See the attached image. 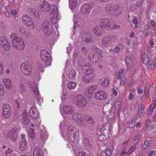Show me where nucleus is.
Returning <instances> with one entry per match:
<instances>
[{
    "label": "nucleus",
    "instance_id": "28",
    "mask_svg": "<svg viewBox=\"0 0 156 156\" xmlns=\"http://www.w3.org/2000/svg\"><path fill=\"white\" fill-rule=\"evenodd\" d=\"M86 120L89 124H93L95 122V121L93 117L90 115H88Z\"/></svg>",
    "mask_w": 156,
    "mask_h": 156
},
{
    "label": "nucleus",
    "instance_id": "12",
    "mask_svg": "<svg viewBox=\"0 0 156 156\" xmlns=\"http://www.w3.org/2000/svg\"><path fill=\"white\" fill-rule=\"evenodd\" d=\"M91 7L89 4H83L81 7V11L83 13L87 14L91 11Z\"/></svg>",
    "mask_w": 156,
    "mask_h": 156
},
{
    "label": "nucleus",
    "instance_id": "19",
    "mask_svg": "<svg viewBox=\"0 0 156 156\" xmlns=\"http://www.w3.org/2000/svg\"><path fill=\"white\" fill-rule=\"evenodd\" d=\"M83 81L86 83H88L92 81V77L87 74L84 75L83 77Z\"/></svg>",
    "mask_w": 156,
    "mask_h": 156
},
{
    "label": "nucleus",
    "instance_id": "62",
    "mask_svg": "<svg viewBox=\"0 0 156 156\" xmlns=\"http://www.w3.org/2000/svg\"><path fill=\"white\" fill-rule=\"evenodd\" d=\"M3 67L2 66L1 62L0 61V75H2L3 73Z\"/></svg>",
    "mask_w": 156,
    "mask_h": 156
},
{
    "label": "nucleus",
    "instance_id": "6",
    "mask_svg": "<svg viewBox=\"0 0 156 156\" xmlns=\"http://www.w3.org/2000/svg\"><path fill=\"white\" fill-rule=\"evenodd\" d=\"M73 127L72 125H69L68 126L67 128V131L66 132V135L67 137L69 139L74 140H76V138H77L75 135V133L74 131Z\"/></svg>",
    "mask_w": 156,
    "mask_h": 156
},
{
    "label": "nucleus",
    "instance_id": "34",
    "mask_svg": "<svg viewBox=\"0 0 156 156\" xmlns=\"http://www.w3.org/2000/svg\"><path fill=\"white\" fill-rule=\"evenodd\" d=\"M11 133L12 134V135L11 136V139L12 140L15 142L16 141L18 136L17 133L14 131H12L11 132Z\"/></svg>",
    "mask_w": 156,
    "mask_h": 156
},
{
    "label": "nucleus",
    "instance_id": "55",
    "mask_svg": "<svg viewBox=\"0 0 156 156\" xmlns=\"http://www.w3.org/2000/svg\"><path fill=\"white\" fill-rule=\"evenodd\" d=\"M135 125L134 124H133V121H132L131 122H129V123L128 124V125L127 126V127L128 128H132L133 126H135Z\"/></svg>",
    "mask_w": 156,
    "mask_h": 156
},
{
    "label": "nucleus",
    "instance_id": "51",
    "mask_svg": "<svg viewBox=\"0 0 156 156\" xmlns=\"http://www.w3.org/2000/svg\"><path fill=\"white\" fill-rule=\"evenodd\" d=\"M86 71L87 72L86 74L89 75L92 74L94 72L93 70L90 68H88V69L87 68Z\"/></svg>",
    "mask_w": 156,
    "mask_h": 156
},
{
    "label": "nucleus",
    "instance_id": "42",
    "mask_svg": "<svg viewBox=\"0 0 156 156\" xmlns=\"http://www.w3.org/2000/svg\"><path fill=\"white\" fill-rule=\"evenodd\" d=\"M41 13V12H39L37 11L33 15V16L35 19L37 20H39L40 18V14Z\"/></svg>",
    "mask_w": 156,
    "mask_h": 156
},
{
    "label": "nucleus",
    "instance_id": "25",
    "mask_svg": "<svg viewBox=\"0 0 156 156\" xmlns=\"http://www.w3.org/2000/svg\"><path fill=\"white\" fill-rule=\"evenodd\" d=\"M148 68L149 69H152L156 67V64H154L152 60L150 59L147 63Z\"/></svg>",
    "mask_w": 156,
    "mask_h": 156
},
{
    "label": "nucleus",
    "instance_id": "43",
    "mask_svg": "<svg viewBox=\"0 0 156 156\" xmlns=\"http://www.w3.org/2000/svg\"><path fill=\"white\" fill-rule=\"evenodd\" d=\"M97 88V87L95 85H92L88 88V91L93 93V91Z\"/></svg>",
    "mask_w": 156,
    "mask_h": 156
},
{
    "label": "nucleus",
    "instance_id": "56",
    "mask_svg": "<svg viewBox=\"0 0 156 156\" xmlns=\"http://www.w3.org/2000/svg\"><path fill=\"white\" fill-rule=\"evenodd\" d=\"M92 93L88 91L86 92L85 95L88 98H90L92 96Z\"/></svg>",
    "mask_w": 156,
    "mask_h": 156
},
{
    "label": "nucleus",
    "instance_id": "61",
    "mask_svg": "<svg viewBox=\"0 0 156 156\" xmlns=\"http://www.w3.org/2000/svg\"><path fill=\"white\" fill-rule=\"evenodd\" d=\"M10 13L12 15H16L17 13L16 10L14 9H12L10 11Z\"/></svg>",
    "mask_w": 156,
    "mask_h": 156
},
{
    "label": "nucleus",
    "instance_id": "41",
    "mask_svg": "<svg viewBox=\"0 0 156 156\" xmlns=\"http://www.w3.org/2000/svg\"><path fill=\"white\" fill-rule=\"evenodd\" d=\"M114 107L116 110L119 109L121 108V102L119 101H116L114 104Z\"/></svg>",
    "mask_w": 156,
    "mask_h": 156
},
{
    "label": "nucleus",
    "instance_id": "40",
    "mask_svg": "<svg viewBox=\"0 0 156 156\" xmlns=\"http://www.w3.org/2000/svg\"><path fill=\"white\" fill-rule=\"evenodd\" d=\"M49 54L48 53L47 51L45 50H42L40 52V58H42L43 57V56H45L47 55V54Z\"/></svg>",
    "mask_w": 156,
    "mask_h": 156
},
{
    "label": "nucleus",
    "instance_id": "32",
    "mask_svg": "<svg viewBox=\"0 0 156 156\" xmlns=\"http://www.w3.org/2000/svg\"><path fill=\"white\" fill-rule=\"evenodd\" d=\"M140 136L138 133H136L133 140V143L135 144L137 143L140 141Z\"/></svg>",
    "mask_w": 156,
    "mask_h": 156
},
{
    "label": "nucleus",
    "instance_id": "1",
    "mask_svg": "<svg viewBox=\"0 0 156 156\" xmlns=\"http://www.w3.org/2000/svg\"><path fill=\"white\" fill-rule=\"evenodd\" d=\"M11 37L12 39L11 44L12 46L18 50H21L24 48L25 45L23 40L18 37L16 34H12Z\"/></svg>",
    "mask_w": 156,
    "mask_h": 156
},
{
    "label": "nucleus",
    "instance_id": "38",
    "mask_svg": "<svg viewBox=\"0 0 156 156\" xmlns=\"http://www.w3.org/2000/svg\"><path fill=\"white\" fill-rule=\"evenodd\" d=\"M123 46L121 44H118L114 49V51L116 53H118L120 51L121 49H123Z\"/></svg>",
    "mask_w": 156,
    "mask_h": 156
},
{
    "label": "nucleus",
    "instance_id": "37",
    "mask_svg": "<svg viewBox=\"0 0 156 156\" xmlns=\"http://www.w3.org/2000/svg\"><path fill=\"white\" fill-rule=\"evenodd\" d=\"M154 108H155V106H154V105L153 104H151L148 108V110L147 111V114L148 115H151Z\"/></svg>",
    "mask_w": 156,
    "mask_h": 156
},
{
    "label": "nucleus",
    "instance_id": "50",
    "mask_svg": "<svg viewBox=\"0 0 156 156\" xmlns=\"http://www.w3.org/2000/svg\"><path fill=\"white\" fill-rule=\"evenodd\" d=\"M7 39L5 37L3 36L1 37L0 38V44L1 45L3 44L4 42H7Z\"/></svg>",
    "mask_w": 156,
    "mask_h": 156
},
{
    "label": "nucleus",
    "instance_id": "15",
    "mask_svg": "<svg viewBox=\"0 0 156 156\" xmlns=\"http://www.w3.org/2000/svg\"><path fill=\"white\" fill-rule=\"evenodd\" d=\"M62 110L64 113H67L69 115L72 114L75 112V111L69 105L64 106L62 108Z\"/></svg>",
    "mask_w": 156,
    "mask_h": 156
},
{
    "label": "nucleus",
    "instance_id": "27",
    "mask_svg": "<svg viewBox=\"0 0 156 156\" xmlns=\"http://www.w3.org/2000/svg\"><path fill=\"white\" fill-rule=\"evenodd\" d=\"M143 62L145 64H147V62L150 59L148 55L144 54L142 56Z\"/></svg>",
    "mask_w": 156,
    "mask_h": 156
},
{
    "label": "nucleus",
    "instance_id": "29",
    "mask_svg": "<svg viewBox=\"0 0 156 156\" xmlns=\"http://www.w3.org/2000/svg\"><path fill=\"white\" fill-rule=\"evenodd\" d=\"M111 42L108 38H103L102 41V44L104 46L109 45Z\"/></svg>",
    "mask_w": 156,
    "mask_h": 156
},
{
    "label": "nucleus",
    "instance_id": "23",
    "mask_svg": "<svg viewBox=\"0 0 156 156\" xmlns=\"http://www.w3.org/2000/svg\"><path fill=\"white\" fill-rule=\"evenodd\" d=\"M94 50L101 58H102L104 57L103 55V51L102 50L98 48L97 47H94Z\"/></svg>",
    "mask_w": 156,
    "mask_h": 156
},
{
    "label": "nucleus",
    "instance_id": "17",
    "mask_svg": "<svg viewBox=\"0 0 156 156\" xmlns=\"http://www.w3.org/2000/svg\"><path fill=\"white\" fill-rule=\"evenodd\" d=\"M88 58L93 63H96L98 61V58H97L95 54L94 53H89Z\"/></svg>",
    "mask_w": 156,
    "mask_h": 156
},
{
    "label": "nucleus",
    "instance_id": "64",
    "mask_svg": "<svg viewBox=\"0 0 156 156\" xmlns=\"http://www.w3.org/2000/svg\"><path fill=\"white\" fill-rule=\"evenodd\" d=\"M136 146L135 145H133L130 148V149L133 152L134 150L136 148Z\"/></svg>",
    "mask_w": 156,
    "mask_h": 156
},
{
    "label": "nucleus",
    "instance_id": "48",
    "mask_svg": "<svg viewBox=\"0 0 156 156\" xmlns=\"http://www.w3.org/2000/svg\"><path fill=\"white\" fill-rule=\"evenodd\" d=\"M73 116L72 117V119L76 122H77L79 121V118L77 116V114L76 113H75V112L73 113Z\"/></svg>",
    "mask_w": 156,
    "mask_h": 156
},
{
    "label": "nucleus",
    "instance_id": "44",
    "mask_svg": "<svg viewBox=\"0 0 156 156\" xmlns=\"http://www.w3.org/2000/svg\"><path fill=\"white\" fill-rule=\"evenodd\" d=\"M106 154L108 156H110L111 155L112 153V151L111 149L108 148L105 151Z\"/></svg>",
    "mask_w": 156,
    "mask_h": 156
},
{
    "label": "nucleus",
    "instance_id": "20",
    "mask_svg": "<svg viewBox=\"0 0 156 156\" xmlns=\"http://www.w3.org/2000/svg\"><path fill=\"white\" fill-rule=\"evenodd\" d=\"M41 152L40 148L38 147L35 148L33 152V156H44Z\"/></svg>",
    "mask_w": 156,
    "mask_h": 156
},
{
    "label": "nucleus",
    "instance_id": "63",
    "mask_svg": "<svg viewBox=\"0 0 156 156\" xmlns=\"http://www.w3.org/2000/svg\"><path fill=\"white\" fill-rule=\"evenodd\" d=\"M82 51L83 52V54H84L85 55H86L87 54V51L84 47H82Z\"/></svg>",
    "mask_w": 156,
    "mask_h": 156
},
{
    "label": "nucleus",
    "instance_id": "3",
    "mask_svg": "<svg viewBox=\"0 0 156 156\" xmlns=\"http://www.w3.org/2000/svg\"><path fill=\"white\" fill-rule=\"evenodd\" d=\"M22 20L23 23L30 27V29H33L35 26L34 23L33 19L29 16L27 15H23L22 17Z\"/></svg>",
    "mask_w": 156,
    "mask_h": 156
},
{
    "label": "nucleus",
    "instance_id": "36",
    "mask_svg": "<svg viewBox=\"0 0 156 156\" xmlns=\"http://www.w3.org/2000/svg\"><path fill=\"white\" fill-rule=\"evenodd\" d=\"M26 147L27 144L26 142L24 141H21L20 145L21 150L23 151H24L26 148Z\"/></svg>",
    "mask_w": 156,
    "mask_h": 156
},
{
    "label": "nucleus",
    "instance_id": "14",
    "mask_svg": "<svg viewBox=\"0 0 156 156\" xmlns=\"http://www.w3.org/2000/svg\"><path fill=\"white\" fill-rule=\"evenodd\" d=\"M22 122L26 125L28 124L29 123L30 120L28 115L25 110H24L22 112Z\"/></svg>",
    "mask_w": 156,
    "mask_h": 156
},
{
    "label": "nucleus",
    "instance_id": "46",
    "mask_svg": "<svg viewBox=\"0 0 156 156\" xmlns=\"http://www.w3.org/2000/svg\"><path fill=\"white\" fill-rule=\"evenodd\" d=\"M21 92L22 93H24L25 92L26 90V87L23 84H21L20 86Z\"/></svg>",
    "mask_w": 156,
    "mask_h": 156
},
{
    "label": "nucleus",
    "instance_id": "60",
    "mask_svg": "<svg viewBox=\"0 0 156 156\" xmlns=\"http://www.w3.org/2000/svg\"><path fill=\"white\" fill-rule=\"evenodd\" d=\"M132 21V23L133 24H138L139 23L137 21V19L135 16L133 17V20Z\"/></svg>",
    "mask_w": 156,
    "mask_h": 156
},
{
    "label": "nucleus",
    "instance_id": "16",
    "mask_svg": "<svg viewBox=\"0 0 156 156\" xmlns=\"http://www.w3.org/2000/svg\"><path fill=\"white\" fill-rule=\"evenodd\" d=\"M29 113L31 118L34 119H37L39 115V112L37 111L36 109L32 111L30 110Z\"/></svg>",
    "mask_w": 156,
    "mask_h": 156
},
{
    "label": "nucleus",
    "instance_id": "7",
    "mask_svg": "<svg viewBox=\"0 0 156 156\" xmlns=\"http://www.w3.org/2000/svg\"><path fill=\"white\" fill-rule=\"evenodd\" d=\"M119 8L118 7H114V6L112 5H108L106 8V11L111 14L113 13L115 14L116 15L121 14V11H119Z\"/></svg>",
    "mask_w": 156,
    "mask_h": 156
},
{
    "label": "nucleus",
    "instance_id": "9",
    "mask_svg": "<svg viewBox=\"0 0 156 156\" xmlns=\"http://www.w3.org/2000/svg\"><path fill=\"white\" fill-rule=\"evenodd\" d=\"M111 23L110 20L107 18L101 19L100 21L101 26L103 27L107 30H109L112 28L111 26Z\"/></svg>",
    "mask_w": 156,
    "mask_h": 156
},
{
    "label": "nucleus",
    "instance_id": "49",
    "mask_svg": "<svg viewBox=\"0 0 156 156\" xmlns=\"http://www.w3.org/2000/svg\"><path fill=\"white\" fill-rule=\"evenodd\" d=\"M57 9V8L53 9L52 10H51V14L54 16H56L58 12V10Z\"/></svg>",
    "mask_w": 156,
    "mask_h": 156
},
{
    "label": "nucleus",
    "instance_id": "10",
    "mask_svg": "<svg viewBox=\"0 0 156 156\" xmlns=\"http://www.w3.org/2000/svg\"><path fill=\"white\" fill-rule=\"evenodd\" d=\"M11 114V108L8 105L5 104L3 106V117L5 118H8Z\"/></svg>",
    "mask_w": 156,
    "mask_h": 156
},
{
    "label": "nucleus",
    "instance_id": "59",
    "mask_svg": "<svg viewBox=\"0 0 156 156\" xmlns=\"http://www.w3.org/2000/svg\"><path fill=\"white\" fill-rule=\"evenodd\" d=\"M96 27H98V28L99 29L100 33L102 34L103 33V31H102L104 29H105L103 27L101 26V25L99 26H97Z\"/></svg>",
    "mask_w": 156,
    "mask_h": 156
},
{
    "label": "nucleus",
    "instance_id": "31",
    "mask_svg": "<svg viewBox=\"0 0 156 156\" xmlns=\"http://www.w3.org/2000/svg\"><path fill=\"white\" fill-rule=\"evenodd\" d=\"M76 83L74 82H69L67 84V86L69 89H74L76 86Z\"/></svg>",
    "mask_w": 156,
    "mask_h": 156
},
{
    "label": "nucleus",
    "instance_id": "18",
    "mask_svg": "<svg viewBox=\"0 0 156 156\" xmlns=\"http://www.w3.org/2000/svg\"><path fill=\"white\" fill-rule=\"evenodd\" d=\"M3 81L5 87L7 89L10 90L12 88L10 80L8 79H5L3 80Z\"/></svg>",
    "mask_w": 156,
    "mask_h": 156
},
{
    "label": "nucleus",
    "instance_id": "39",
    "mask_svg": "<svg viewBox=\"0 0 156 156\" xmlns=\"http://www.w3.org/2000/svg\"><path fill=\"white\" fill-rule=\"evenodd\" d=\"M83 142L84 145L86 146L89 147H91V145L90 144L89 140L87 138H84L83 139Z\"/></svg>",
    "mask_w": 156,
    "mask_h": 156
},
{
    "label": "nucleus",
    "instance_id": "47",
    "mask_svg": "<svg viewBox=\"0 0 156 156\" xmlns=\"http://www.w3.org/2000/svg\"><path fill=\"white\" fill-rule=\"evenodd\" d=\"M3 48L5 51H9L10 49V46L9 43L7 44L5 46L4 45Z\"/></svg>",
    "mask_w": 156,
    "mask_h": 156
},
{
    "label": "nucleus",
    "instance_id": "5",
    "mask_svg": "<svg viewBox=\"0 0 156 156\" xmlns=\"http://www.w3.org/2000/svg\"><path fill=\"white\" fill-rule=\"evenodd\" d=\"M38 6L41 11L47 12L50 10L49 4L45 0H39Z\"/></svg>",
    "mask_w": 156,
    "mask_h": 156
},
{
    "label": "nucleus",
    "instance_id": "53",
    "mask_svg": "<svg viewBox=\"0 0 156 156\" xmlns=\"http://www.w3.org/2000/svg\"><path fill=\"white\" fill-rule=\"evenodd\" d=\"M151 24L152 27V28H154L156 27V22H155L153 20H151Z\"/></svg>",
    "mask_w": 156,
    "mask_h": 156
},
{
    "label": "nucleus",
    "instance_id": "26",
    "mask_svg": "<svg viewBox=\"0 0 156 156\" xmlns=\"http://www.w3.org/2000/svg\"><path fill=\"white\" fill-rule=\"evenodd\" d=\"M100 83H101V85L104 87H108L110 83L109 79L107 78L104 80V81H100Z\"/></svg>",
    "mask_w": 156,
    "mask_h": 156
},
{
    "label": "nucleus",
    "instance_id": "22",
    "mask_svg": "<svg viewBox=\"0 0 156 156\" xmlns=\"http://www.w3.org/2000/svg\"><path fill=\"white\" fill-rule=\"evenodd\" d=\"M40 137L41 140L44 142L45 141L46 139L48 138V136L46 131L43 130L41 131Z\"/></svg>",
    "mask_w": 156,
    "mask_h": 156
},
{
    "label": "nucleus",
    "instance_id": "57",
    "mask_svg": "<svg viewBox=\"0 0 156 156\" xmlns=\"http://www.w3.org/2000/svg\"><path fill=\"white\" fill-rule=\"evenodd\" d=\"M93 32L95 33H97V34H100V32L98 27H96L95 28H94L93 30Z\"/></svg>",
    "mask_w": 156,
    "mask_h": 156
},
{
    "label": "nucleus",
    "instance_id": "4",
    "mask_svg": "<svg viewBox=\"0 0 156 156\" xmlns=\"http://www.w3.org/2000/svg\"><path fill=\"white\" fill-rule=\"evenodd\" d=\"M73 101L76 105L79 107H84L87 104L86 101L84 98L80 95H78L75 97Z\"/></svg>",
    "mask_w": 156,
    "mask_h": 156
},
{
    "label": "nucleus",
    "instance_id": "13",
    "mask_svg": "<svg viewBox=\"0 0 156 156\" xmlns=\"http://www.w3.org/2000/svg\"><path fill=\"white\" fill-rule=\"evenodd\" d=\"M41 59L44 62L45 65L47 66H51L52 61V59L50 57L49 54H47V55L43 56V57L41 58Z\"/></svg>",
    "mask_w": 156,
    "mask_h": 156
},
{
    "label": "nucleus",
    "instance_id": "24",
    "mask_svg": "<svg viewBox=\"0 0 156 156\" xmlns=\"http://www.w3.org/2000/svg\"><path fill=\"white\" fill-rule=\"evenodd\" d=\"M76 74V70L73 69L69 72L68 75L70 79L73 80L75 78V76Z\"/></svg>",
    "mask_w": 156,
    "mask_h": 156
},
{
    "label": "nucleus",
    "instance_id": "21",
    "mask_svg": "<svg viewBox=\"0 0 156 156\" xmlns=\"http://www.w3.org/2000/svg\"><path fill=\"white\" fill-rule=\"evenodd\" d=\"M77 4V0H69V5L72 9H74L76 8Z\"/></svg>",
    "mask_w": 156,
    "mask_h": 156
},
{
    "label": "nucleus",
    "instance_id": "58",
    "mask_svg": "<svg viewBox=\"0 0 156 156\" xmlns=\"http://www.w3.org/2000/svg\"><path fill=\"white\" fill-rule=\"evenodd\" d=\"M93 39L91 37H86L85 39V41L87 42H92Z\"/></svg>",
    "mask_w": 156,
    "mask_h": 156
},
{
    "label": "nucleus",
    "instance_id": "35",
    "mask_svg": "<svg viewBox=\"0 0 156 156\" xmlns=\"http://www.w3.org/2000/svg\"><path fill=\"white\" fill-rule=\"evenodd\" d=\"M29 136L31 139H34L35 137V135L34 132V129H30L28 133Z\"/></svg>",
    "mask_w": 156,
    "mask_h": 156
},
{
    "label": "nucleus",
    "instance_id": "2",
    "mask_svg": "<svg viewBox=\"0 0 156 156\" xmlns=\"http://www.w3.org/2000/svg\"><path fill=\"white\" fill-rule=\"evenodd\" d=\"M41 29L46 36L47 37L50 36L52 30L51 25L48 22L46 21L43 22L41 25Z\"/></svg>",
    "mask_w": 156,
    "mask_h": 156
},
{
    "label": "nucleus",
    "instance_id": "30",
    "mask_svg": "<svg viewBox=\"0 0 156 156\" xmlns=\"http://www.w3.org/2000/svg\"><path fill=\"white\" fill-rule=\"evenodd\" d=\"M151 142L150 140H146L142 146V149H145L148 147H151Z\"/></svg>",
    "mask_w": 156,
    "mask_h": 156
},
{
    "label": "nucleus",
    "instance_id": "45",
    "mask_svg": "<svg viewBox=\"0 0 156 156\" xmlns=\"http://www.w3.org/2000/svg\"><path fill=\"white\" fill-rule=\"evenodd\" d=\"M124 72V69H122L119 72V74L117 76H116L117 79H119L121 78L122 74H123Z\"/></svg>",
    "mask_w": 156,
    "mask_h": 156
},
{
    "label": "nucleus",
    "instance_id": "33",
    "mask_svg": "<svg viewBox=\"0 0 156 156\" xmlns=\"http://www.w3.org/2000/svg\"><path fill=\"white\" fill-rule=\"evenodd\" d=\"M50 20L53 23L56 24L59 21L58 17L57 16H53L52 17H51Z\"/></svg>",
    "mask_w": 156,
    "mask_h": 156
},
{
    "label": "nucleus",
    "instance_id": "52",
    "mask_svg": "<svg viewBox=\"0 0 156 156\" xmlns=\"http://www.w3.org/2000/svg\"><path fill=\"white\" fill-rule=\"evenodd\" d=\"M139 114L140 115V117H142L143 116L144 114V109H143V110H138Z\"/></svg>",
    "mask_w": 156,
    "mask_h": 156
},
{
    "label": "nucleus",
    "instance_id": "11",
    "mask_svg": "<svg viewBox=\"0 0 156 156\" xmlns=\"http://www.w3.org/2000/svg\"><path fill=\"white\" fill-rule=\"evenodd\" d=\"M107 94L105 91H99L94 94V97L96 99L100 100H103L106 99L107 98Z\"/></svg>",
    "mask_w": 156,
    "mask_h": 156
},
{
    "label": "nucleus",
    "instance_id": "54",
    "mask_svg": "<svg viewBox=\"0 0 156 156\" xmlns=\"http://www.w3.org/2000/svg\"><path fill=\"white\" fill-rule=\"evenodd\" d=\"M129 61L130 62L132 61V59L129 57H127L125 58L126 63L127 65L129 64Z\"/></svg>",
    "mask_w": 156,
    "mask_h": 156
},
{
    "label": "nucleus",
    "instance_id": "8",
    "mask_svg": "<svg viewBox=\"0 0 156 156\" xmlns=\"http://www.w3.org/2000/svg\"><path fill=\"white\" fill-rule=\"evenodd\" d=\"M21 70L27 75H29L31 73V68L29 64L26 63H23L20 66Z\"/></svg>",
    "mask_w": 156,
    "mask_h": 156
}]
</instances>
